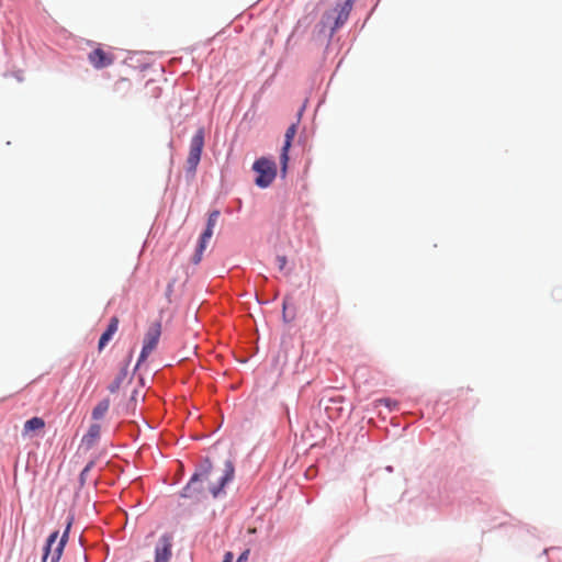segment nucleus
Returning <instances> with one entry per match:
<instances>
[{
	"label": "nucleus",
	"mask_w": 562,
	"mask_h": 562,
	"mask_svg": "<svg viewBox=\"0 0 562 562\" xmlns=\"http://www.w3.org/2000/svg\"><path fill=\"white\" fill-rule=\"evenodd\" d=\"M233 476L234 465L232 461H226L223 473L217 475L211 462L205 460L201 470L193 474L190 482L183 488L182 495L184 497H193L209 491L213 497H216Z\"/></svg>",
	"instance_id": "obj_1"
},
{
	"label": "nucleus",
	"mask_w": 562,
	"mask_h": 562,
	"mask_svg": "<svg viewBox=\"0 0 562 562\" xmlns=\"http://www.w3.org/2000/svg\"><path fill=\"white\" fill-rule=\"evenodd\" d=\"M161 335V323L155 322L153 323L144 337L143 341V348L140 351V355L138 357L137 366H139L142 362H144L148 356L156 349L159 338Z\"/></svg>",
	"instance_id": "obj_4"
},
{
	"label": "nucleus",
	"mask_w": 562,
	"mask_h": 562,
	"mask_svg": "<svg viewBox=\"0 0 562 562\" xmlns=\"http://www.w3.org/2000/svg\"><path fill=\"white\" fill-rule=\"evenodd\" d=\"M296 134V124H291L284 135V144L282 146L280 162L282 165V171L285 172L289 161V149L291 147L292 140Z\"/></svg>",
	"instance_id": "obj_9"
},
{
	"label": "nucleus",
	"mask_w": 562,
	"mask_h": 562,
	"mask_svg": "<svg viewBox=\"0 0 562 562\" xmlns=\"http://www.w3.org/2000/svg\"><path fill=\"white\" fill-rule=\"evenodd\" d=\"M119 328V318L116 316H113L110 319V323L108 325V328L101 335L98 344V349L101 351L106 344L113 338L114 334L117 331Z\"/></svg>",
	"instance_id": "obj_10"
},
{
	"label": "nucleus",
	"mask_w": 562,
	"mask_h": 562,
	"mask_svg": "<svg viewBox=\"0 0 562 562\" xmlns=\"http://www.w3.org/2000/svg\"><path fill=\"white\" fill-rule=\"evenodd\" d=\"M71 524H72V518H69L66 529L58 542H56L58 535H59L58 531H54L53 533L49 535V537L46 541V544L44 547L42 562H58L59 561V559L63 554L65 544L68 540V533H69L70 527H71Z\"/></svg>",
	"instance_id": "obj_2"
},
{
	"label": "nucleus",
	"mask_w": 562,
	"mask_h": 562,
	"mask_svg": "<svg viewBox=\"0 0 562 562\" xmlns=\"http://www.w3.org/2000/svg\"><path fill=\"white\" fill-rule=\"evenodd\" d=\"M109 407H110V400L109 398H103L93 408V411H92V418L94 420L102 419L105 416L106 412L109 411Z\"/></svg>",
	"instance_id": "obj_12"
},
{
	"label": "nucleus",
	"mask_w": 562,
	"mask_h": 562,
	"mask_svg": "<svg viewBox=\"0 0 562 562\" xmlns=\"http://www.w3.org/2000/svg\"><path fill=\"white\" fill-rule=\"evenodd\" d=\"M351 8L352 3L350 0H348L344 4L336 7L331 12L326 14V20H335L334 25L331 26L333 31L340 27L348 20Z\"/></svg>",
	"instance_id": "obj_8"
},
{
	"label": "nucleus",
	"mask_w": 562,
	"mask_h": 562,
	"mask_svg": "<svg viewBox=\"0 0 562 562\" xmlns=\"http://www.w3.org/2000/svg\"><path fill=\"white\" fill-rule=\"evenodd\" d=\"M249 554L250 550L246 549L245 551L241 552L236 562H248ZM233 553L228 551L224 554L223 562H233Z\"/></svg>",
	"instance_id": "obj_13"
},
{
	"label": "nucleus",
	"mask_w": 562,
	"mask_h": 562,
	"mask_svg": "<svg viewBox=\"0 0 562 562\" xmlns=\"http://www.w3.org/2000/svg\"><path fill=\"white\" fill-rule=\"evenodd\" d=\"M100 430H101V427L100 425L98 424H92L88 430V434L86 436V438L89 440V441H92L94 439H97L100 435Z\"/></svg>",
	"instance_id": "obj_14"
},
{
	"label": "nucleus",
	"mask_w": 562,
	"mask_h": 562,
	"mask_svg": "<svg viewBox=\"0 0 562 562\" xmlns=\"http://www.w3.org/2000/svg\"><path fill=\"white\" fill-rule=\"evenodd\" d=\"M88 60L95 69H103L111 66L115 56L112 52L98 46L88 54Z\"/></svg>",
	"instance_id": "obj_7"
},
{
	"label": "nucleus",
	"mask_w": 562,
	"mask_h": 562,
	"mask_svg": "<svg viewBox=\"0 0 562 562\" xmlns=\"http://www.w3.org/2000/svg\"><path fill=\"white\" fill-rule=\"evenodd\" d=\"M92 468V462H90L80 473V479L81 481L85 480V476L87 475V473L90 471V469Z\"/></svg>",
	"instance_id": "obj_17"
},
{
	"label": "nucleus",
	"mask_w": 562,
	"mask_h": 562,
	"mask_svg": "<svg viewBox=\"0 0 562 562\" xmlns=\"http://www.w3.org/2000/svg\"><path fill=\"white\" fill-rule=\"evenodd\" d=\"M220 211L218 210H214L212 211L210 214H209V218H207V223H206V228L204 229V232L202 233L201 237H200V241H199V245H198V248L192 257V262L194 265H198L201 262L202 260V256H203V252L206 248V245L209 243V240L211 239V237L213 236V229L217 223V220L220 217Z\"/></svg>",
	"instance_id": "obj_5"
},
{
	"label": "nucleus",
	"mask_w": 562,
	"mask_h": 562,
	"mask_svg": "<svg viewBox=\"0 0 562 562\" xmlns=\"http://www.w3.org/2000/svg\"><path fill=\"white\" fill-rule=\"evenodd\" d=\"M252 169L258 173L255 183L260 188L269 187L277 176L276 162L265 157L257 159L252 165Z\"/></svg>",
	"instance_id": "obj_3"
},
{
	"label": "nucleus",
	"mask_w": 562,
	"mask_h": 562,
	"mask_svg": "<svg viewBox=\"0 0 562 562\" xmlns=\"http://www.w3.org/2000/svg\"><path fill=\"white\" fill-rule=\"evenodd\" d=\"M278 267L280 270H283L286 265V258L284 256L277 257Z\"/></svg>",
	"instance_id": "obj_16"
},
{
	"label": "nucleus",
	"mask_w": 562,
	"mask_h": 562,
	"mask_svg": "<svg viewBox=\"0 0 562 562\" xmlns=\"http://www.w3.org/2000/svg\"><path fill=\"white\" fill-rule=\"evenodd\" d=\"M119 386H120V382L119 381H114L113 383H111L109 385V391L111 393H115L117 391Z\"/></svg>",
	"instance_id": "obj_18"
},
{
	"label": "nucleus",
	"mask_w": 562,
	"mask_h": 562,
	"mask_svg": "<svg viewBox=\"0 0 562 562\" xmlns=\"http://www.w3.org/2000/svg\"><path fill=\"white\" fill-rule=\"evenodd\" d=\"M45 427V422L41 417H32L31 419L26 420L23 426V435L27 436L31 432L34 431H41Z\"/></svg>",
	"instance_id": "obj_11"
},
{
	"label": "nucleus",
	"mask_w": 562,
	"mask_h": 562,
	"mask_svg": "<svg viewBox=\"0 0 562 562\" xmlns=\"http://www.w3.org/2000/svg\"><path fill=\"white\" fill-rule=\"evenodd\" d=\"M375 403H376V405H384V406H386V407H389V408H392L393 406H395V405H396V403H395V402H393V401H392V400H390V398H380V400H378Z\"/></svg>",
	"instance_id": "obj_15"
},
{
	"label": "nucleus",
	"mask_w": 562,
	"mask_h": 562,
	"mask_svg": "<svg viewBox=\"0 0 562 562\" xmlns=\"http://www.w3.org/2000/svg\"><path fill=\"white\" fill-rule=\"evenodd\" d=\"M204 147V131L200 128L193 135L190 142V150L187 158L188 170L194 172L200 162L202 150Z\"/></svg>",
	"instance_id": "obj_6"
}]
</instances>
